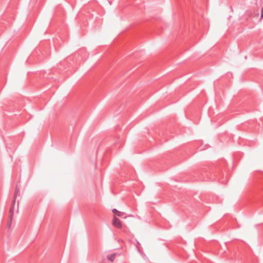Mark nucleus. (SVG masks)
<instances>
[{
    "instance_id": "obj_1",
    "label": "nucleus",
    "mask_w": 263,
    "mask_h": 263,
    "mask_svg": "<svg viewBox=\"0 0 263 263\" xmlns=\"http://www.w3.org/2000/svg\"><path fill=\"white\" fill-rule=\"evenodd\" d=\"M112 224L115 227L119 229L122 228V223L121 221L116 216H115L114 218Z\"/></svg>"
},
{
    "instance_id": "obj_2",
    "label": "nucleus",
    "mask_w": 263,
    "mask_h": 263,
    "mask_svg": "<svg viewBox=\"0 0 263 263\" xmlns=\"http://www.w3.org/2000/svg\"><path fill=\"white\" fill-rule=\"evenodd\" d=\"M112 212L116 216L121 217L122 218H126V216H125V214L124 213L119 211L116 209H114L112 210Z\"/></svg>"
},
{
    "instance_id": "obj_3",
    "label": "nucleus",
    "mask_w": 263,
    "mask_h": 263,
    "mask_svg": "<svg viewBox=\"0 0 263 263\" xmlns=\"http://www.w3.org/2000/svg\"><path fill=\"white\" fill-rule=\"evenodd\" d=\"M15 204V199H13L12 203V205L10 206V209H9V218H13Z\"/></svg>"
},
{
    "instance_id": "obj_4",
    "label": "nucleus",
    "mask_w": 263,
    "mask_h": 263,
    "mask_svg": "<svg viewBox=\"0 0 263 263\" xmlns=\"http://www.w3.org/2000/svg\"><path fill=\"white\" fill-rule=\"evenodd\" d=\"M115 256H116V254L115 253H114V254H109L107 255V258L110 260L111 261V262L114 261L115 258Z\"/></svg>"
},
{
    "instance_id": "obj_5",
    "label": "nucleus",
    "mask_w": 263,
    "mask_h": 263,
    "mask_svg": "<svg viewBox=\"0 0 263 263\" xmlns=\"http://www.w3.org/2000/svg\"><path fill=\"white\" fill-rule=\"evenodd\" d=\"M19 192H20L19 189H18L17 185H16V186L15 187L14 194L13 199H15L16 200V198L18 194L19 193Z\"/></svg>"
},
{
    "instance_id": "obj_6",
    "label": "nucleus",
    "mask_w": 263,
    "mask_h": 263,
    "mask_svg": "<svg viewBox=\"0 0 263 263\" xmlns=\"http://www.w3.org/2000/svg\"><path fill=\"white\" fill-rule=\"evenodd\" d=\"M13 218H9V220L7 222V227L10 228L12 222Z\"/></svg>"
},
{
    "instance_id": "obj_7",
    "label": "nucleus",
    "mask_w": 263,
    "mask_h": 263,
    "mask_svg": "<svg viewBox=\"0 0 263 263\" xmlns=\"http://www.w3.org/2000/svg\"><path fill=\"white\" fill-rule=\"evenodd\" d=\"M261 18L263 17V7L261 8Z\"/></svg>"
}]
</instances>
